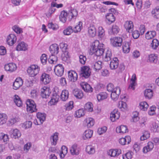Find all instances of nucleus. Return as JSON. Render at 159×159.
<instances>
[{
  "mask_svg": "<svg viewBox=\"0 0 159 159\" xmlns=\"http://www.w3.org/2000/svg\"><path fill=\"white\" fill-rule=\"evenodd\" d=\"M104 45L103 43H100L98 40H95L90 45V54L92 55L94 54L97 56H102L104 51Z\"/></svg>",
  "mask_w": 159,
  "mask_h": 159,
  "instance_id": "nucleus-1",
  "label": "nucleus"
},
{
  "mask_svg": "<svg viewBox=\"0 0 159 159\" xmlns=\"http://www.w3.org/2000/svg\"><path fill=\"white\" fill-rule=\"evenodd\" d=\"M26 111L29 113L36 112L37 111L36 104L35 102L31 99H28L26 102Z\"/></svg>",
  "mask_w": 159,
  "mask_h": 159,
  "instance_id": "nucleus-2",
  "label": "nucleus"
},
{
  "mask_svg": "<svg viewBox=\"0 0 159 159\" xmlns=\"http://www.w3.org/2000/svg\"><path fill=\"white\" fill-rule=\"evenodd\" d=\"M40 70L39 67L37 65H32L28 67L27 72L31 77H34L38 74Z\"/></svg>",
  "mask_w": 159,
  "mask_h": 159,
  "instance_id": "nucleus-3",
  "label": "nucleus"
},
{
  "mask_svg": "<svg viewBox=\"0 0 159 159\" xmlns=\"http://www.w3.org/2000/svg\"><path fill=\"white\" fill-rule=\"evenodd\" d=\"M108 11L109 12L106 14L105 17L108 23L110 24L113 23L116 20V17L112 13H115L116 10L114 8H111L109 9Z\"/></svg>",
  "mask_w": 159,
  "mask_h": 159,
  "instance_id": "nucleus-4",
  "label": "nucleus"
},
{
  "mask_svg": "<svg viewBox=\"0 0 159 159\" xmlns=\"http://www.w3.org/2000/svg\"><path fill=\"white\" fill-rule=\"evenodd\" d=\"M40 95L43 98H47L50 96L51 91L49 87L44 86L40 89Z\"/></svg>",
  "mask_w": 159,
  "mask_h": 159,
  "instance_id": "nucleus-5",
  "label": "nucleus"
},
{
  "mask_svg": "<svg viewBox=\"0 0 159 159\" xmlns=\"http://www.w3.org/2000/svg\"><path fill=\"white\" fill-rule=\"evenodd\" d=\"M123 42L122 39L118 37H115L110 39V43L113 46L115 47H120Z\"/></svg>",
  "mask_w": 159,
  "mask_h": 159,
  "instance_id": "nucleus-6",
  "label": "nucleus"
},
{
  "mask_svg": "<svg viewBox=\"0 0 159 159\" xmlns=\"http://www.w3.org/2000/svg\"><path fill=\"white\" fill-rule=\"evenodd\" d=\"M40 81L42 84L46 85L50 82L51 78L48 74L43 73L40 77Z\"/></svg>",
  "mask_w": 159,
  "mask_h": 159,
  "instance_id": "nucleus-7",
  "label": "nucleus"
},
{
  "mask_svg": "<svg viewBox=\"0 0 159 159\" xmlns=\"http://www.w3.org/2000/svg\"><path fill=\"white\" fill-rule=\"evenodd\" d=\"M54 71L56 75L58 76H61L63 74L64 68L62 65L58 64L55 66Z\"/></svg>",
  "mask_w": 159,
  "mask_h": 159,
  "instance_id": "nucleus-8",
  "label": "nucleus"
},
{
  "mask_svg": "<svg viewBox=\"0 0 159 159\" xmlns=\"http://www.w3.org/2000/svg\"><path fill=\"white\" fill-rule=\"evenodd\" d=\"M17 40L16 36L13 34H10L7 38V44L10 46H12L16 43Z\"/></svg>",
  "mask_w": 159,
  "mask_h": 159,
  "instance_id": "nucleus-9",
  "label": "nucleus"
},
{
  "mask_svg": "<svg viewBox=\"0 0 159 159\" xmlns=\"http://www.w3.org/2000/svg\"><path fill=\"white\" fill-rule=\"evenodd\" d=\"M120 93V89L119 87H117L115 89L114 91L111 92V97L114 101L117 100Z\"/></svg>",
  "mask_w": 159,
  "mask_h": 159,
  "instance_id": "nucleus-10",
  "label": "nucleus"
},
{
  "mask_svg": "<svg viewBox=\"0 0 159 159\" xmlns=\"http://www.w3.org/2000/svg\"><path fill=\"white\" fill-rule=\"evenodd\" d=\"M80 85L82 89L85 92L91 93L93 91V89L87 83L82 82L80 83Z\"/></svg>",
  "mask_w": 159,
  "mask_h": 159,
  "instance_id": "nucleus-11",
  "label": "nucleus"
},
{
  "mask_svg": "<svg viewBox=\"0 0 159 159\" xmlns=\"http://www.w3.org/2000/svg\"><path fill=\"white\" fill-rule=\"evenodd\" d=\"M81 71L83 76L85 78H88L90 75L91 70L89 66H84L82 67Z\"/></svg>",
  "mask_w": 159,
  "mask_h": 159,
  "instance_id": "nucleus-12",
  "label": "nucleus"
},
{
  "mask_svg": "<svg viewBox=\"0 0 159 159\" xmlns=\"http://www.w3.org/2000/svg\"><path fill=\"white\" fill-rule=\"evenodd\" d=\"M137 78L135 74H133L130 79V83L129 86V89L134 90L135 87L137 85Z\"/></svg>",
  "mask_w": 159,
  "mask_h": 159,
  "instance_id": "nucleus-13",
  "label": "nucleus"
},
{
  "mask_svg": "<svg viewBox=\"0 0 159 159\" xmlns=\"http://www.w3.org/2000/svg\"><path fill=\"white\" fill-rule=\"evenodd\" d=\"M49 50L52 55H57L59 52V46L57 44H53L50 46Z\"/></svg>",
  "mask_w": 159,
  "mask_h": 159,
  "instance_id": "nucleus-14",
  "label": "nucleus"
},
{
  "mask_svg": "<svg viewBox=\"0 0 159 159\" xmlns=\"http://www.w3.org/2000/svg\"><path fill=\"white\" fill-rule=\"evenodd\" d=\"M68 77L70 81L75 82L77 80L78 75L75 71L70 70L68 72Z\"/></svg>",
  "mask_w": 159,
  "mask_h": 159,
  "instance_id": "nucleus-15",
  "label": "nucleus"
},
{
  "mask_svg": "<svg viewBox=\"0 0 159 159\" xmlns=\"http://www.w3.org/2000/svg\"><path fill=\"white\" fill-rule=\"evenodd\" d=\"M4 68L7 71L13 72L16 70L17 66L14 63H9L5 65Z\"/></svg>",
  "mask_w": 159,
  "mask_h": 159,
  "instance_id": "nucleus-16",
  "label": "nucleus"
},
{
  "mask_svg": "<svg viewBox=\"0 0 159 159\" xmlns=\"http://www.w3.org/2000/svg\"><path fill=\"white\" fill-rule=\"evenodd\" d=\"M107 153L111 157H115L121 153V150L120 149H111L108 151Z\"/></svg>",
  "mask_w": 159,
  "mask_h": 159,
  "instance_id": "nucleus-17",
  "label": "nucleus"
},
{
  "mask_svg": "<svg viewBox=\"0 0 159 159\" xmlns=\"http://www.w3.org/2000/svg\"><path fill=\"white\" fill-rule=\"evenodd\" d=\"M120 113L117 110H113L110 114V118L112 122H114L120 117Z\"/></svg>",
  "mask_w": 159,
  "mask_h": 159,
  "instance_id": "nucleus-18",
  "label": "nucleus"
},
{
  "mask_svg": "<svg viewBox=\"0 0 159 159\" xmlns=\"http://www.w3.org/2000/svg\"><path fill=\"white\" fill-rule=\"evenodd\" d=\"M59 98V96L58 94L56 93H54L48 102L49 105L51 106L56 104L58 102Z\"/></svg>",
  "mask_w": 159,
  "mask_h": 159,
  "instance_id": "nucleus-19",
  "label": "nucleus"
},
{
  "mask_svg": "<svg viewBox=\"0 0 159 159\" xmlns=\"http://www.w3.org/2000/svg\"><path fill=\"white\" fill-rule=\"evenodd\" d=\"M67 18L68 19V12L65 10L62 11L59 16L60 20L61 22L65 23L66 21Z\"/></svg>",
  "mask_w": 159,
  "mask_h": 159,
  "instance_id": "nucleus-20",
  "label": "nucleus"
},
{
  "mask_svg": "<svg viewBox=\"0 0 159 159\" xmlns=\"http://www.w3.org/2000/svg\"><path fill=\"white\" fill-rule=\"evenodd\" d=\"M78 11L75 9L69 11L68 12V20H71L72 19H75L78 15Z\"/></svg>",
  "mask_w": 159,
  "mask_h": 159,
  "instance_id": "nucleus-21",
  "label": "nucleus"
},
{
  "mask_svg": "<svg viewBox=\"0 0 159 159\" xmlns=\"http://www.w3.org/2000/svg\"><path fill=\"white\" fill-rule=\"evenodd\" d=\"M23 84V81L20 78H17L13 84V89L15 90L18 89Z\"/></svg>",
  "mask_w": 159,
  "mask_h": 159,
  "instance_id": "nucleus-22",
  "label": "nucleus"
},
{
  "mask_svg": "<svg viewBox=\"0 0 159 159\" xmlns=\"http://www.w3.org/2000/svg\"><path fill=\"white\" fill-rule=\"evenodd\" d=\"M102 67V61H98L93 63L92 66L93 69L96 72H98Z\"/></svg>",
  "mask_w": 159,
  "mask_h": 159,
  "instance_id": "nucleus-23",
  "label": "nucleus"
},
{
  "mask_svg": "<svg viewBox=\"0 0 159 159\" xmlns=\"http://www.w3.org/2000/svg\"><path fill=\"white\" fill-rule=\"evenodd\" d=\"M96 34V29L94 25H91L88 29V34L89 36L91 37H94Z\"/></svg>",
  "mask_w": 159,
  "mask_h": 159,
  "instance_id": "nucleus-24",
  "label": "nucleus"
},
{
  "mask_svg": "<svg viewBox=\"0 0 159 159\" xmlns=\"http://www.w3.org/2000/svg\"><path fill=\"white\" fill-rule=\"evenodd\" d=\"M73 94L76 98L79 99H82L84 94L83 91L80 89H75L73 91Z\"/></svg>",
  "mask_w": 159,
  "mask_h": 159,
  "instance_id": "nucleus-25",
  "label": "nucleus"
},
{
  "mask_svg": "<svg viewBox=\"0 0 159 159\" xmlns=\"http://www.w3.org/2000/svg\"><path fill=\"white\" fill-rule=\"evenodd\" d=\"M120 30L119 27L116 24H113L109 30V33L111 35H115L118 34Z\"/></svg>",
  "mask_w": 159,
  "mask_h": 159,
  "instance_id": "nucleus-26",
  "label": "nucleus"
},
{
  "mask_svg": "<svg viewBox=\"0 0 159 159\" xmlns=\"http://www.w3.org/2000/svg\"><path fill=\"white\" fill-rule=\"evenodd\" d=\"M80 151V148L76 144H73L71 146L70 149V153L73 155H77L79 154Z\"/></svg>",
  "mask_w": 159,
  "mask_h": 159,
  "instance_id": "nucleus-27",
  "label": "nucleus"
},
{
  "mask_svg": "<svg viewBox=\"0 0 159 159\" xmlns=\"http://www.w3.org/2000/svg\"><path fill=\"white\" fill-rule=\"evenodd\" d=\"M119 65V60L117 57H114L111 61L110 66L111 69H116Z\"/></svg>",
  "mask_w": 159,
  "mask_h": 159,
  "instance_id": "nucleus-28",
  "label": "nucleus"
},
{
  "mask_svg": "<svg viewBox=\"0 0 159 159\" xmlns=\"http://www.w3.org/2000/svg\"><path fill=\"white\" fill-rule=\"evenodd\" d=\"M154 148V144L152 142H148L147 145L145 146L143 149V151L144 153H147L148 152L152 151Z\"/></svg>",
  "mask_w": 159,
  "mask_h": 159,
  "instance_id": "nucleus-29",
  "label": "nucleus"
},
{
  "mask_svg": "<svg viewBox=\"0 0 159 159\" xmlns=\"http://www.w3.org/2000/svg\"><path fill=\"white\" fill-rule=\"evenodd\" d=\"M134 25L133 22L131 21H125L124 24V27L126 31L129 33L130 31L132 30Z\"/></svg>",
  "mask_w": 159,
  "mask_h": 159,
  "instance_id": "nucleus-30",
  "label": "nucleus"
},
{
  "mask_svg": "<svg viewBox=\"0 0 159 159\" xmlns=\"http://www.w3.org/2000/svg\"><path fill=\"white\" fill-rule=\"evenodd\" d=\"M84 122L88 128H90L94 125L95 121L93 118L88 117L84 120Z\"/></svg>",
  "mask_w": 159,
  "mask_h": 159,
  "instance_id": "nucleus-31",
  "label": "nucleus"
},
{
  "mask_svg": "<svg viewBox=\"0 0 159 159\" xmlns=\"http://www.w3.org/2000/svg\"><path fill=\"white\" fill-rule=\"evenodd\" d=\"M11 137L15 139H18L21 136V133L19 130L17 129H13L10 134Z\"/></svg>",
  "mask_w": 159,
  "mask_h": 159,
  "instance_id": "nucleus-32",
  "label": "nucleus"
},
{
  "mask_svg": "<svg viewBox=\"0 0 159 159\" xmlns=\"http://www.w3.org/2000/svg\"><path fill=\"white\" fill-rule=\"evenodd\" d=\"M108 97V94L106 92L100 93L97 95L98 100L100 102L106 99Z\"/></svg>",
  "mask_w": 159,
  "mask_h": 159,
  "instance_id": "nucleus-33",
  "label": "nucleus"
},
{
  "mask_svg": "<svg viewBox=\"0 0 159 159\" xmlns=\"http://www.w3.org/2000/svg\"><path fill=\"white\" fill-rule=\"evenodd\" d=\"M116 131L117 133L124 134L128 132V129L126 126L121 125L116 128Z\"/></svg>",
  "mask_w": 159,
  "mask_h": 159,
  "instance_id": "nucleus-34",
  "label": "nucleus"
},
{
  "mask_svg": "<svg viewBox=\"0 0 159 159\" xmlns=\"http://www.w3.org/2000/svg\"><path fill=\"white\" fill-rule=\"evenodd\" d=\"M69 93L68 90L66 89L63 90L61 94V99L63 101H66L68 98Z\"/></svg>",
  "mask_w": 159,
  "mask_h": 159,
  "instance_id": "nucleus-35",
  "label": "nucleus"
},
{
  "mask_svg": "<svg viewBox=\"0 0 159 159\" xmlns=\"http://www.w3.org/2000/svg\"><path fill=\"white\" fill-rule=\"evenodd\" d=\"M93 131L90 129L86 130L83 134V138L86 139L90 138L92 136Z\"/></svg>",
  "mask_w": 159,
  "mask_h": 159,
  "instance_id": "nucleus-36",
  "label": "nucleus"
},
{
  "mask_svg": "<svg viewBox=\"0 0 159 159\" xmlns=\"http://www.w3.org/2000/svg\"><path fill=\"white\" fill-rule=\"evenodd\" d=\"M118 107L122 111H124L128 109L127 105L126 103L123 101H120L119 102Z\"/></svg>",
  "mask_w": 159,
  "mask_h": 159,
  "instance_id": "nucleus-37",
  "label": "nucleus"
},
{
  "mask_svg": "<svg viewBox=\"0 0 159 159\" xmlns=\"http://www.w3.org/2000/svg\"><path fill=\"white\" fill-rule=\"evenodd\" d=\"M14 101L16 105L18 107L22 106L23 103L20 98L17 95H15L14 96Z\"/></svg>",
  "mask_w": 159,
  "mask_h": 159,
  "instance_id": "nucleus-38",
  "label": "nucleus"
},
{
  "mask_svg": "<svg viewBox=\"0 0 159 159\" xmlns=\"http://www.w3.org/2000/svg\"><path fill=\"white\" fill-rule=\"evenodd\" d=\"M156 32L155 31H150L147 32L145 37L147 39H150L153 38L156 35Z\"/></svg>",
  "mask_w": 159,
  "mask_h": 159,
  "instance_id": "nucleus-39",
  "label": "nucleus"
},
{
  "mask_svg": "<svg viewBox=\"0 0 159 159\" xmlns=\"http://www.w3.org/2000/svg\"><path fill=\"white\" fill-rule=\"evenodd\" d=\"M144 96L146 98L151 99L153 96V91L150 89H147L145 90Z\"/></svg>",
  "mask_w": 159,
  "mask_h": 159,
  "instance_id": "nucleus-40",
  "label": "nucleus"
},
{
  "mask_svg": "<svg viewBox=\"0 0 159 159\" xmlns=\"http://www.w3.org/2000/svg\"><path fill=\"white\" fill-rule=\"evenodd\" d=\"M149 105L147 102L145 101L141 102L139 105V107L140 109L143 111H146Z\"/></svg>",
  "mask_w": 159,
  "mask_h": 159,
  "instance_id": "nucleus-41",
  "label": "nucleus"
},
{
  "mask_svg": "<svg viewBox=\"0 0 159 159\" xmlns=\"http://www.w3.org/2000/svg\"><path fill=\"white\" fill-rule=\"evenodd\" d=\"M84 108L85 111L89 112H92L93 111V105L90 102H88L86 103L84 106Z\"/></svg>",
  "mask_w": 159,
  "mask_h": 159,
  "instance_id": "nucleus-42",
  "label": "nucleus"
},
{
  "mask_svg": "<svg viewBox=\"0 0 159 159\" xmlns=\"http://www.w3.org/2000/svg\"><path fill=\"white\" fill-rule=\"evenodd\" d=\"M26 49V44L24 42L19 43L16 48V50L18 51H25Z\"/></svg>",
  "mask_w": 159,
  "mask_h": 159,
  "instance_id": "nucleus-43",
  "label": "nucleus"
},
{
  "mask_svg": "<svg viewBox=\"0 0 159 159\" xmlns=\"http://www.w3.org/2000/svg\"><path fill=\"white\" fill-rule=\"evenodd\" d=\"M7 119V116L6 114L0 113V125L5 124Z\"/></svg>",
  "mask_w": 159,
  "mask_h": 159,
  "instance_id": "nucleus-44",
  "label": "nucleus"
},
{
  "mask_svg": "<svg viewBox=\"0 0 159 159\" xmlns=\"http://www.w3.org/2000/svg\"><path fill=\"white\" fill-rule=\"evenodd\" d=\"M58 133L55 132L54 134L52 136L51 138L52 145H56L57 141L58 140Z\"/></svg>",
  "mask_w": 159,
  "mask_h": 159,
  "instance_id": "nucleus-45",
  "label": "nucleus"
},
{
  "mask_svg": "<svg viewBox=\"0 0 159 159\" xmlns=\"http://www.w3.org/2000/svg\"><path fill=\"white\" fill-rule=\"evenodd\" d=\"M159 45V41L158 39H153L150 43V46L153 49H156Z\"/></svg>",
  "mask_w": 159,
  "mask_h": 159,
  "instance_id": "nucleus-46",
  "label": "nucleus"
},
{
  "mask_svg": "<svg viewBox=\"0 0 159 159\" xmlns=\"http://www.w3.org/2000/svg\"><path fill=\"white\" fill-rule=\"evenodd\" d=\"M68 152L67 148L65 146H63L61 148V151L60 152V157L61 158H64L65 156Z\"/></svg>",
  "mask_w": 159,
  "mask_h": 159,
  "instance_id": "nucleus-47",
  "label": "nucleus"
},
{
  "mask_svg": "<svg viewBox=\"0 0 159 159\" xmlns=\"http://www.w3.org/2000/svg\"><path fill=\"white\" fill-rule=\"evenodd\" d=\"M19 121V118L18 116H12L8 120V124L10 125H12Z\"/></svg>",
  "mask_w": 159,
  "mask_h": 159,
  "instance_id": "nucleus-48",
  "label": "nucleus"
},
{
  "mask_svg": "<svg viewBox=\"0 0 159 159\" xmlns=\"http://www.w3.org/2000/svg\"><path fill=\"white\" fill-rule=\"evenodd\" d=\"M85 115V112L84 110L82 108L76 111L75 116L77 118H80L81 117L84 116Z\"/></svg>",
  "mask_w": 159,
  "mask_h": 159,
  "instance_id": "nucleus-49",
  "label": "nucleus"
},
{
  "mask_svg": "<svg viewBox=\"0 0 159 159\" xmlns=\"http://www.w3.org/2000/svg\"><path fill=\"white\" fill-rule=\"evenodd\" d=\"M86 151L89 154H93L95 152V149L92 146L88 145L86 147Z\"/></svg>",
  "mask_w": 159,
  "mask_h": 159,
  "instance_id": "nucleus-50",
  "label": "nucleus"
},
{
  "mask_svg": "<svg viewBox=\"0 0 159 159\" xmlns=\"http://www.w3.org/2000/svg\"><path fill=\"white\" fill-rule=\"evenodd\" d=\"M36 116L39 120L41 124H42L45 120V116L44 114L38 112L37 113Z\"/></svg>",
  "mask_w": 159,
  "mask_h": 159,
  "instance_id": "nucleus-51",
  "label": "nucleus"
},
{
  "mask_svg": "<svg viewBox=\"0 0 159 159\" xmlns=\"http://www.w3.org/2000/svg\"><path fill=\"white\" fill-rule=\"evenodd\" d=\"M123 52L125 53H128L130 51L129 43L128 42H124L122 46Z\"/></svg>",
  "mask_w": 159,
  "mask_h": 159,
  "instance_id": "nucleus-52",
  "label": "nucleus"
},
{
  "mask_svg": "<svg viewBox=\"0 0 159 159\" xmlns=\"http://www.w3.org/2000/svg\"><path fill=\"white\" fill-rule=\"evenodd\" d=\"M56 55H52L50 56L48 59V61L49 63L51 64H56L58 60L57 56H55Z\"/></svg>",
  "mask_w": 159,
  "mask_h": 159,
  "instance_id": "nucleus-53",
  "label": "nucleus"
},
{
  "mask_svg": "<svg viewBox=\"0 0 159 159\" xmlns=\"http://www.w3.org/2000/svg\"><path fill=\"white\" fill-rule=\"evenodd\" d=\"M133 116L131 120V121L134 122H136L139 120V113L136 111H134L133 113Z\"/></svg>",
  "mask_w": 159,
  "mask_h": 159,
  "instance_id": "nucleus-54",
  "label": "nucleus"
},
{
  "mask_svg": "<svg viewBox=\"0 0 159 159\" xmlns=\"http://www.w3.org/2000/svg\"><path fill=\"white\" fill-rule=\"evenodd\" d=\"M150 134L148 131H144L142 136L140 137V140L141 141H143L147 139L150 137Z\"/></svg>",
  "mask_w": 159,
  "mask_h": 159,
  "instance_id": "nucleus-55",
  "label": "nucleus"
},
{
  "mask_svg": "<svg viewBox=\"0 0 159 159\" xmlns=\"http://www.w3.org/2000/svg\"><path fill=\"white\" fill-rule=\"evenodd\" d=\"M151 13L154 15L157 19H159V6H157L153 9Z\"/></svg>",
  "mask_w": 159,
  "mask_h": 159,
  "instance_id": "nucleus-56",
  "label": "nucleus"
},
{
  "mask_svg": "<svg viewBox=\"0 0 159 159\" xmlns=\"http://www.w3.org/2000/svg\"><path fill=\"white\" fill-rule=\"evenodd\" d=\"M73 32L72 27L71 26H69L63 30V33L65 35H70Z\"/></svg>",
  "mask_w": 159,
  "mask_h": 159,
  "instance_id": "nucleus-57",
  "label": "nucleus"
},
{
  "mask_svg": "<svg viewBox=\"0 0 159 159\" xmlns=\"http://www.w3.org/2000/svg\"><path fill=\"white\" fill-rule=\"evenodd\" d=\"M74 102L72 101H70L66 103L65 106L66 110L70 111L72 110L74 107Z\"/></svg>",
  "mask_w": 159,
  "mask_h": 159,
  "instance_id": "nucleus-58",
  "label": "nucleus"
},
{
  "mask_svg": "<svg viewBox=\"0 0 159 159\" xmlns=\"http://www.w3.org/2000/svg\"><path fill=\"white\" fill-rule=\"evenodd\" d=\"M2 135L0 136V139L5 143H7L9 141V139L8 136L7 134L2 133Z\"/></svg>",
  "mask_w": 159,
  "mask_h": 159,
  "instance_id": "nucleus-59",
  "label": "nucleus"
},
{
  "mask_svg": "<svg viewBox=\"0 0 159 159\" xmlns=\"http://www.w3.org/2000/svg\"><path fill=\"white\" fill-rule=\"evenodd\" d=\"M82 28V23L80 21L78 22V24L74 28V32H80Z\"/></svg>",
  "mask_w": 159,
  "mask_h": 159,
  "instance_id": "nucleus-60",
  "label": "nucleus"
},
{
  "mask_svg": "<svg viewBox=\"0 0 159 159\" xmlns=\"http://www.w3.org/2000/svg\"><path fill=\"white\" fill-rule=\"evenodd\" d=\"M48 27L50 29H52L54 30H57L59 28L58 25L56 24H53L52 22H50L48 23Z\"/></svg>",
  "mask_w": 159,
  "mask_h": 159,
  "instance_id": "nucleus-61",
  "label": "nucleus"
},
{
  "mask_svg": "<svg viewBox=\"0 0 159 159\" xmlns=\"http://www.w3.org/2000/svg\"><path fill=\"white\" fill-rule=\"evenodd\" d=\"M156 107L155 106H152L150 107L148 113L150 116H153L156 114L155 111Z\"/></svg>",
  "mask_w": 159,
  "mask_h": 159,
  "instance_id": "nucleus-62",
  "label": "nucleus"
},
{
  "mask_svg": "<svg viewBox=\"0 0 159 159\" xmlns=\"http://www.w3.org/2000/svg\"><path fill=\"white\" fill-rule=\"evenodd\" d=\"M13 30L17 34H20L23 33L22 29L17 25H14L12 27Z\"/></svg>",
  "mask_w": 159,
  "mask_h": 159,
  "instance_id": "nucleus-63",
  "label": "nucleus"
},
{
  "mask_svg": "<svg viewBox=\"0 0 159 159\" xmlns=\"http://www.w3.org/2000/svg\"><path fill=\"white\" fill-rule=\"evenodd\" d=\"M132 152H129L123 155V159H131L132 157Z\"/></svg>",
  "mask_w": 159,
  "mask_h": 159,
  "instance_id": "nucleus-64",
  "label": "nucleus"
}]
</instances>
